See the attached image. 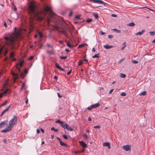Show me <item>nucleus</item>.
<instances>
[{
    "instance_id": "nucleus-23",
    "label": "nucleus",
    "mask_w": 155,
    "mask_h": 155,
    "mask_svg": "<svg viewBox=\"0 0 155 155\" xmlns=\"http://www.w3.org/2000/svg\"><path fill=\"white\" fill-rule=\"evenodd\" d=\"M63 121H61V120H56V121H55V123H58L59 124H60L61 125V124H62V123H63Z\"/></svg>"
},
{
    "instance_id": "nucleus-22",
    "label": "nucleus",
    "mask_w": 155,
    "mask_h": 155,
    "mask_svg": "<svg viewBox=\"0 0 155 155\" xmlns=\"http://www.w3.org/2000/svg\"><path fill=\"white\" fill-rule=\"evenodd\" d=\"M126 46V45L125 42H124L123 44V46L121 48V50H123Z\"/></svg>"
},
{
    "instance_id": "nucleus-33",
    "label": "nucleus",
    "mask_w": 155,
    "mask_h": 155,
    "mask_svg": "<svg viewBox=\"0 0 155 155\" xmlns=\"http://www.w3.org/2000/svg\"><path fill=\"white\" fill-rule=\"evenodd\" d=\"M51 130H54L55 132H57L58 131V129H55L54 127H52L51 128Z\"/></svg>"
},
{
    "instance_id": "nucleus-16",
    "label": "nucleus",
    "mask_w": 155,
    "mask_h": 155,
    "mask_svg": "<svg viewBox=\"0 0 155 155\" xmlns=\"http://www.w3.org/2000/svg\"><path fill=\"white\" fill-rule=\"evenodd\" d=\"M61 126L64 129H65L66 128V127H67V124L65 122L63 121Z\"/></svg>"
},
{
    "instance_id": "nucleus-19",
    "label": "nucleus",
    "mask_w": 155,
    "mask_h": 155,
    "mask_svg": "<svg viewBox=\"0 0 155 155\" xmlns=\"http://www.w3.org/2000/svg\"><path fill=\"white\" fill-rule=\"evenodd\" d=\"M11 91L9 89H6L5 90L4 93V94H8L11 92Z\"/></svg>"
},
{
    "instance_id": "nucleus-12",
    "label": "nucleus",
    "mask_w": 155,
    "mask_h": 155,
    "mask_svg": "<svg viewBox=\"0 0 155 155\" xmlns=\"http://www.w3.org/2000/svg\"><path fill=\"white\" fill-rule=\"evenodd\" d=\"M81 145L83 148H86L87 147V144L83 141H79Z\"/></svg>"
},
{
    "instance_id": "nucleus-3",
    "label": "nucleus",
    "mask_w": 155,
    "mask_h": 155,
    "mask_svg": "<svg viewBox=\"0 0 155 155\" xmlns=\"http://www.w3.org/2000/svg\"><path fill=\"white\" fill-rule=\"evenodd\" d=\"M5 39L7 41L8 44L13 46L15 39L14 37L12 36L10 37H5Z\"/></svg>"
},
{
    "instance_id": "nucleus-43",
    "label": "nucleus",
    "mask_w": 155,
    "mask_h": 155,
    "mask_svg": "<svg viewBox=\"0 0 155 155\" xmlns=\"http://www.w3.org/2000/svg\"><path fill=\"white\" fill-rule=\"evenodd\" d=\"M101 127L99 125H97L94 126V128H98L99 129Z\"/></svg>"
},
{
    "instance_id": "nucleus-58",
    "label": "nucleus",
    "mask_w": 155,
    "mask_h": 155,
    "mask_svg": "<svg viewBox=\"0 0 155 155\" xmlns=\"http://www.w3.org/2000/svg\"><path fill=\"white\" fill-rule=\"evenodd\" d=\"M72 14H73V12H71L69 14V16H71L72 15Z\"/></svg>"
},
{
    "instance_id": "nucleus-48",
    "label": "nucleus",
    "mask_w": 155,
    "mask_h": 155,
    "mask_svg": "<svg viewBox=\"0 0 155 155\" xmlns=\"http://www.w3.org/2000/svg\"><path fill=\"white\" fill-rule=\"evenodd\" d=\"M47 45L49 48H52V46L49 44H47Z\"/></svg>"
},
{
    "instance_id": "nucleus-4",
    "label": "nucleus",
    "mask_w": 155,
    "mask_h": 155,
    "mask_svg": "<svg viewBox=\"0 0 155 155\" xmlns=\"http://www.w3.org/2000/svg\"><path fill=\"white\" fill-rule=\"evenodd\" d=\"M43 10L45 12H52L51 7L46 4L44 6Z\"/></svg>"
},
{
    "instance_id": "nucleus-39",
    "label": "nucleus",
    "mask_w": 155,
    "mask_h": 155,
    "mask_svg": "<svg viewBox=\"0 0 155 155\" xmlns=\"http://www.w3.org/2000/svg\"><path fill=\"white\" fill-rule=\"evenodd\" d=\"M7 103V101H5L3 104H1V106H2L5 105Z\"/></svg>"
},
{
    "instance_id": "nucleus-7",
    "label": "nucleus",
    "mask_w": 155,
    "mask_h": 155,
    "mask_svg": "<svg viewBox=\"0 0 155 155\" xmlns=\"http://www.w3.org/2000/svg\"><path fill=\"white\" fill-rule=\"evenodd\" d=\"M123 149L126 151H128L130 150V146L129 145H127L125 146H122Z\"/></svg>"
},
{
    "instance_id": "nucleus-14",
    "label": "nucleus",
    "mask_w": 155,
    "mask_h": 155,
    "mask_svg": "<svg viewBox=\"0 0 155 155\" xmlns=\"http://www.w3.org/2000/svg\"><path fill=\"white\" fill-rule=\"evenodd\" d=\"M103 47L106 49H110L114 47L112 45H104Z\"/></svg>"
},
{
    "instance_id": "nucleus-5",
    "label": "nucleus",
    "mask_w": 155,
    "mask_h": 155,
    "mask_svg": "<svg viewBox=\"0 0 155 155\" xmlns=\"http://www.w3.org/2000/svg\"><path fill=\"white\" fill-rule=\"evenodd\" d=\"M99 106V103H98L96 104H92L90 106L88 107L87 109L88 110H92V108H95L98 107Z\"/></svg>"
},
{
    "instance_id": "nucleus-11",
    "label": "nucleus",
    "mask_w": 155,
    "mask_h": 155,
    "mask_svg": "<svg viewBox=\"0 0 155 155\" xmlns=\"http://www.w3.org/2000/svg\"><path fill=\"white\" fill-rule=\"evenodd\" d=\"M55 66L58 69H59L61 71H65L64 69L61 68L60 66V65H59V64L58 63H57V62L55 63Z\"/></svg>"
},
{
    "instance_id": "nucleus-54",
    "label": "nucleus",
    "mask_w": 155,
    "mask_h": 155,
    "mask_svg": "<svg viewBox=\"0 0 155 155\" xmlns=\"http://www.w3.org/2000/svg\"><path fill=\"white\" fill-rule=\"evenodd\" d=\"M71 70H70L67 73V74L69 75L71 73Z\"/></svg>"
},
{
    "instance_id": "nucleus-30",
    "label": "nucleus",
    "mask_w": 155,
    "mask_h": 155,
    "mask_svg": "<svg viewBox=\"0 0 155 155\" xmlns=\"http://www.w3.org/2000/svg\"><path fill=\"white\" fill-rule=\"evenodd\" d=\"M120 77H121L122 78H125L126 77V75L125 74H124L120 73Z\"/></svg>"
},
{
    "instance_id": "nucleus-47",
    "label": "nucleus",
    "mask_w": 155,
    "mask_h": 155,
    "mask_svg": "<svg viewBox=\"0 0 155 155\" xmlns=\"http://www.w3.org/2000/svg\"><path fill=\"white\" fill-rule=\"evenodd\" d=\"M33 56H31L28 58V60H31L33 58Z\"/></svg>"
},
{
    "instance_id": "nucleus-44",
    "label": "nucleus",
    "mask_w": 155,
    "mask_h": 155,
    "mask_svg": "<svg viewBox=\"0 0 155 155\" xmlns=\"http://www.w3.org/2000/svg\"><path fill=\"white\" fill-rule=\"evenodd\" d=\"M132 62L134 64H137L138 63V62L137 61L135 60H133L132 61Z\"/></svg>"
},
{
    "instance_id": "nucleus-64",
    "label": "nucleus",
    "mask_w": 155,
    "mask_h": 155,
    "mask_svg": "<svg viewBox=\"0 0 155 155\" xmlns=\"http://www.w3.org/2000/svg\"><path fill=\"white\" fill-rule=\"evenodd\" d=\"M40 130L38 129L37 130V133L38 134L40 133Z\"/></svg>"
},
{
    "instance_id": "nucleus-6",
    "label": "nucleus",
    "mask_w": 155,
    "mask_h": 155,
    "mask_svg": "<svg viewBox=\"0 0 155 155\" xmlns=\"http://www.w3.org/2000/svg\"><path fill=\"white\" fill-rule=\"evenodd\" d=\"M12 129L11 127L8 126L7 128H5L1 131L2 132L6 133Z\"/></svg>"
},
{
    "instance_id": "nucleus-56",
    "label": "nucleus",
    "mask_w": 155,
    "mask_h": 155,
    "mask_svg": "<svg viewBox=\"0 0 155 155\" xmlns=\"http://www.w3.org/2000/svg\"><path fill=\"white\" fill-rule=\"evenodd\" d=\"M4 25L5 27L6 28L7 27V24H6V22L5 21H4Z\"/></svg>"
},
{
    "instance_id": "nucleus-27",
    "label": "nucleus",
    "mask_w": 155,
    "mask_h": 155,
    "mask_svg": "<svg viewBox=\"0 0 155 155\" xmlns=\"http://www.w3.org/2000/svg\"><path fill=\"white\" fill-rule=\"evenodd\" d=\"M147 94V92L145 91H144L142 92L140 94V95L142 96V95H146Z\"/></svg>"
},
{
    "instance_id": "nucleus-45",
    "label": "nucleus",
    "mask_w": 155,
    "mask_h": 155,
    "mask_svg": "<svg viewBox=\"0 0 155 155\" xmlns=\"http://www.w3.org/2000/svg\"><path fill=\"white\" fill-rule=\"evenodd\" d=\"M14 54L13 52H11L10 54V57L11 58H12L14 56Z\"/></svg>"
},
{
    "instance_id": "nucleus-29",
    "label": "nucleus",
    "mask_w": 155,
    "mask_h": 155,
    "mask_svg": "<svg viewBox=\"0 0 155 155\" xmlns=\"http://www.w3.org/2000/svg\"><path fill=\"white\" fill-rule=\"evenodd\" d=\"M93 15L96 19H97L98 18V16L97 14L95 13L93 14Z\"/></svg>"
},
{
    "instance_id": "nucleus-42",
    "label": "nucleus",
    "mask_w": 155,
    "mask_h": 155,
    "mask_svg": "<svg viewBox=\"0 0 155 155\" xmlns=\"http://www.w3.org/2000/svg\"><path fill=\"white\" fill-rule=\"evenodd\" d=\"M47 52L48 54H53L52 51H47Z\"/></svg>"
},
{
    "instance_id": "nucleus-57",
    "label": "nucleus",
    "mask_w": 155,
    "mask_h": 155,
    "mask_svg": "<svg viewBox=\"0 0 155 155\" xmlns=\"http://www.w3.org/2000/svg\"><path fill=\"white\" fill-rule=\"evenodd\" d=\"M92 51L93 52H95V50L94 48H93Z\"/></svg>"
},
{
    "instance_id": "nucleus-1",
    "label": "nucleus",
    "mask_w": 155,
    "mask_h": 155,
    "mask_svg": "<svg viewBox=\"0 0 155 155\" xmlns=\"http://www.w3.org/2000/svg\"><path fill=\"white\" fill-rule=\"evenodd\" d=\"M28 12L30 17V21L31 23H33L35 19L37 18L39 20L41 21L43 19V17L39 15V12L35 9V3L33 2H31L28 6Z\"/></svg>"
},
{
    "instance_id": "nucleus-62",
    "label": "nucleus",
    "mask_w": 155,
    "mask_h": 155,
    "mask_svg": "<svg viewBox=\"0 0 155 155\" xmlns=\"http://www.w3.org/2000/svg\"><path fill=\"white\" fill-rule=\"evenodd\" d=\"M40 130H41V131L43 133H44V130L42 128H41Z\"/></svg>"
},
{
    "instance_id": "nucleus-32",
    "label": "nucleus",
    "mask_w": 155,
    "mask_h": 155,
    "mask_svg": "<svg viewBox=\"0 0 155 155\" xmlns=\"http://www.w3.org/2000/svg\"><path fill=\"white\" fill-rule=\"evenodd\" d=\"M92 19H88L87 20L86 22L87 23H90L92 22Z\"/></svg>"
},
{
    "instance_id": "nucleus-37",
    "label": "nucleus",
    "mask_w": 155,
    "mask_h": 155,
    "mask_svg": "<svg viewBox=\"0 0 155 155\" xmlns=\"http://www.w3.org/2000/svg\"><path fill=\"white\" fill-rule=\"evenodd\" d=\"M38 34L39 35V37L40 38H41L43 37L42 35L40 32H38Z\"/></svg>"
},
{
    "instance_id": "nucleus-55",
    "label": "nucleus",
    "mask_w": 155,
    "mask_h": 155,
    "mask_svg": "<svg viewBox=\"0 0 155 155\" xmlns=\"http://www.w3.org/2000/svg\"><path fill=\"white\" fill-rule=\"evenodd\" d=\"M114 91V89H111L109 91V94H111V93L113 91Z\"/></svg>"
},
{
    "instance_id": "nucleus-36",
    "label": "nucleus",
    "mask_w": 155,
    "mask_h": 155,
    "mask_svg": "<svg viewBox=\"0 0 155 155\" xmlns=\"http://www.w3.org/2000/svg\"><path fill=\"white\" fill-rule=\"evenodd\" d=\"M150 34L151 36H153L155 35V32L154 31H150Z\"/></svg>"
},
{
    "instance_id": "nucleus-15",
    "label": "nucleus",
    "mask_w": 155,
    "mask_h": 155,
    "mask_svg": "<svg viewBox=\"0 0 155 155\" xmlns=\"http://www.w3.org/2000/svg\"><path fill=\"white\" fill-rule=\"evenodd\" d=\"M145 31V30H143L141 31H139L137 32L135 34V35H142Z\"/></svg>"
},
{
    "instance_id": "nucleus-34",
    "label": "nucleus",
    "mask_w": 155,
    "mask_h": 155,
    "mask_svg": "<svg viewBox=\"0 0 155 155\" xmlns=\"http://www.w3.org/2000/svg\"><path fill=\"white\" fill-rule=\"evenodd\" d=\"M67 57V56H60V58L61 59H65Z\"/></svg>"
},
{
    "instance_id": "nucleus-25",
    "label": "nucleus",
    "mask_w": 155,
    "mask_h": 155,
    "mask_svg": "<svg viewBox=\"0 0 155 155\" xmlns=\"http://www.w3.org/2000/svg\"><path fill=\"white\" fill-rule=\"evenodd\" d=\"M110 143L109 142H104L103 144V145L104 146L107 147L110 144Z\"/></svg>"
},
{
    "instance_id": "nucleus-51",
    "label": "nucleus",
    "mask_w": 155,
    "mask_h": 155,
    "mask_svg": "<svg viewBox=\"0 0 155 155\" xmlns=\"http://www.w3.org/2000/svg\"><path fill=\"white\" fill-rule=\"evenodd\" d=\"M57 95H58V97H59V98H61V95L58 92L57 93Z\"/></svg>"
},
{
    "instance_id": "nucleus-35",
    "label": "nucleus",
    "mask_w": 155,
    "mask_h": 155,
    "mask_svg": "<svg viewBox=\"0 0 155 155\" xmlns=\"http://www.w3.org/2000/svg\"><path fill=\"white\" fill-rule=\"evenodd\" d=\"M83 137L86 139H88V137L87 135L85 134H84L83 135Z\"/></svg>"
},
{
    "instance_id": "nucleus-17",
    "label": "nucleus",
    "mask_w": 155,
    "mask_h": 155,
    "mask_svg": "<svg viewBox=\"0 0 155 155\" xmlns=\"http://www.w3.org/2000/svg\"><path fill=\"white\" fill-rule=\"evenodd\" d=\"M66 127V129H67L68 130H69L70 131H72L73 130V129L71 128V127H70V126H69L68 124L67 126V127Z\"/></svg>"
},
{
    "instance_id": "nucleus-20",
    "label": "nucleus",
    "mask_w": 155,
    "mask_h": 155,
    "mask_svg": "<svg viewBox=\"0 0 155 155\" xmlns=\"http://www.w3.org/2000/svg\"><path fill=\"white\" fill-rule=\"evenodd\" d=\"M135 25V24L134 22H131L127 24V25L130 27H133Z\"/></svg>"
},
{
    "instance_id": "nucleus-21",
    "label": "nucleus",
    "mask_w": 155,
    "mask_h": 155,
    "mask_svg": "<svg viewBox=\"0 0 155 155\" xmlns=\"http://www.w3.org/2000/svg\"><path fill=\"white\" fill-rule=\"evenodd\" d=\"M112 30L117 33H119L121 32V31L119 30H118L117 29H116V28H114L112 29Z\"/></svg>"
},
{
    "instance_id": "nucleus-52",
    "label": "nucleus",
    "mask_w": 155,
    "mask_h": 155,
    "mask_svg": "<svg viewBox=\"0 0 155 155\" xmlns=\"http://www.w3.org/2000/svg\"><path fill=\"white\" fill-rule=\"evenodd\" d=\"M113 36L112 35H109L108 36V37L109 38H113Z\"/></svg>"
},
{
    "instance_id": "nucleus-60",
    "label": "nucleus",
    "mask_w": 155,
    "mask_h": 155,
    "mask_svg": "<svg viewBox=\"0 0 155 155\" xmlns=\"http://www.w3.org/2000/svg\"><path fill=\"white\" fill-rule=\"evenodd\" d=\"M3 141L5 143H6L7 140L6 139H4L3 140Z\"/></svg>"
},
{
    "instance_id": "nucleus-2",
    "label": "nucleus",
    "mask_w": 155,
    "mask_h": 155,
    "mask_svg": "<svg viewBox=\"0 0 155 155\" xmlns=\"http://www.w3.org/2000/svg\"><path fill=\"white\" fill-rule=\"evenodd\" d=\"M18 117L15 115L9 121V126L12 128L13 126L15 125L17 123Z\"/></svg>"
},
{
    "instance_id": "nucleus-63",
    "label": "nucleus",
    "mask_w": 155,
    "mask_h": 155,
    "mask_svg": "<svg viewBox=\"0 0 155 155\" xmlns=\"http://www.w3.org/2000/svg\"><path fill=\"white\" fill-rule=\"evenodd\" d=\"M124 59H121V60H120L119 61V63H120L121 62L123 61L124 60Z\"/></svg>"
},
{
    "instance_id": "nucleus-31",
    "label": "nucleus",
    "mask_w": 155,
    "mask_h": 155,
    "mask_svg": "<svg viewBox=\"0 0 155 155\" xmlns=\"http://www.w3.org/2000/svg\"><path fill=\"white\" fill-rule=\"evenodd\" d=\"M99 57V54H96L92 56V58H98Z\"/></svg>"
},
{
    "instance_id": "nucleus-49",
    "label": "nucleus",
    "mask_w": 155,
    "mask_h": 155,
    "mask_svg": "<svg viewBox=\"0 0 155 155\" xmlns=\"http://www.w3.org/2000/svg\"><path fill=\"white\" fill-rule=\"evenodd\" d=\"M2 49L3 48L1 47V46L0 45V54L2 52Z\"/></svg>"
},
{
    "instance_id": "nucleus-24",
    "label": "nucleus",
    "mask_w": 155,
    "mask_h": 155,
    "mask_svg": "<svg viewBox=\"0 0 155 155\" xmlns=\"http://www.w3.org/2000/svg\"><path fill=\"white\" fill-rule=\"evenodd\" d=\"M60 145H61V146H66V147H67V144L66 143H64L63 142H62V141H61V142L60 143Z\"/></svg>"
},
{
    "instance_id": "nucleus-18",
    "label": "nucleus",
    "mask_w": 155,
    "mask_h": 155,
    "mask_svg": "<svg viewBox=\"0 0 155 155\" xmlns=\"http://www.w3.org/2000/svg\"><path fill=\"white\" fill-rule=\"evenodd\" d=\"M19 31L18 30V29L16 28H14V33L15 34L17 35L19 34Z\"/></svg>"
},
{
    "instance_id": "nucleus-40",
    "label": "nucleus",
    "mask_w": 155,
    "mask_h": 155,
    "mask_svg": "<svg viewBox=\"0 0 155 155\" xmlns=\"http://www.w3.org/2000/svg\"><path fill=\"white\" fill-rule=\"evenodd\" d=\"M63 137L66 140H67L68 139V137L66 135H63Z\"/></svg>"
},
{
    "instance_id": "nucleus-13",
    "label": "nucleus",
    "mask_w": 155,
    "mask_h": 155,
    "mask_svg": "<svg viewBox=\"0 0 155 155\" xmlns=\"http://www.w3.org/2000/svg\"><path fill=\"white\" fill-rule=\"evenodd\" d=\"M10 106H8L7 108L6 109L3 110L0 116H2L4 114H5L6 112L8 110H9V107H10Z\"/></svg>"
},
{
    "instance_id": "nucleus-50",
    "label": "nucleus",
    "mask_w": 155,
    "mask_h": 155,
    "mask_svg": "<svg viewBox=\"0 0 155 155\" xmlns=\"http://www.w3.org/2000/svg\"><path fill=\"white\" fill-rule=\"evenodd\" d=\"M100 32L102 35H104L105 34V32L101 31H100Z\"/></svg>"
},
{
    "instance_id": "nucleus-59",
    "label": "nucleus",
    "mask_w": 155,
    "mask_h": 155,
    "mask_svg": "<svg viewBox=\"0 0 155 155\" xmlns=\"http://www.w3.org/2000/svg\"><path fill=\"white\" fill-rule=\"evenodd\" d=\"M111 16H112L114 17H116L117 16L116 15L114 14H112L111 15Z\"/></svg>"
},
{
    "instance_id": "nucleus-61",
    "label": "nucleus",
    "mask_w": 155,
    "mask_h": 155,
    "mask_svg": "<svg viewBox=\"0 0 155 155\" xmlns=\"http://www.w3.org/2000/svg\"><path fill=\"white\" fill-rule=\"evenodd\" d=\"M12 74L14 76H17L18 75V74L17 73H12Z\"/></svg>"
},
{
    "instance_id": "nucleus-38",
    "label": "nucleus",
    "mask_w": 155,
    "mask_h": 155,
    "mask_svg": "<svg viewBox=\"0 0 155 155\" xmlns=\"http://www.w3.org/2000/svg\"><path fill=\"white\" fill-rule=\"evenodd\" d=\"M83 63V62L82 61H79L78 62V66H80Z\"/></svg>"
},
{
    "instance_id": "nucleus-8",
    "label": "nucleus",
    "mask_w": 155,
    "mask_h": 155,
    "mask_svg": "<svg viewBox=\"0 0 155 155\" xmlns=\"http://www.w3.org/2000/svg\"><path fill=\"white\" fill-rule=\"evenodd\" d=\"M90 1H93L94 3L103 4L104 2L101 0H90Z\"/></svg>"
},
{
    "instance_id": "nucleus-41",
    "label": "nucleus",
    "mask_w": 155,
    "mask_h": 155,
    "mask_svg": "<svg viewBox=\"0 0 155 155\" xmlns=\"http://www.w3.org/2000/svg\"><path fill=\"white\" fill-rule=\"evenodd\" d=\"M126 95V94L124 92H122L120 94V95L123 96H125Z\"/></svg>"
},
{
    "instance_id": "nucleus-10",
    "label": "nucleus",
    "mask_w": 155,
    "mask_h": 155,
    "mask_svg": "<svg viewBox=\"0 0 155 155\" xmlns=\"http://www.w3.org/2000/svg\"><path fill=\"white\" fill-rule=\"evenodd\" d=\"M23 61H20L19 64H17V66L16 67L17 69L19 71H20V68L18 67V66L19 65L20 67H21L23 65Z\"/></svg>"
},
{
    "instance_id": "nucleus-46",
    "label": "nucleus",
    "mask_w": 155,
    "mask_h": 155,
    "mask_svg": "<svg viewBox=\"0 0 155 155\" xmlns=\"http://www.w3.org/2000/svg\"><path fill=\"white\" fill-rule=\"evenodd\" d=\"M61 33L62 34H63L64 35H65L66 36H67V34L65 31H63L61 32Z\"/></svg>"
},
{
    "instance_id": "nucleus-26",
    "label": "nucleus",
    "mask_w": 155,
    "mask_h": 155,
    "mask_svg": "<svg viewBox=\"0 0 155 155\" xmlns=\"http://www.w3.org/2000/svg\"><path fill=\"white\" fill-rule=\"evenodd\" d=\"M66 45H67V46L70 48H72L73 47V46H72L70 44V43L69 42H68L66 43Z\"/></svg>"
},
{
    "instance_id": "nucleus-9",
    "label": "nucleus",
    "mask_w": 155,
    "mask_h": 155,
    "mask_svg": "<svg viewBox=\"0 0 155 155\" xmlns=\"http://www.w3.org/2000/svg\"><path fill=\"white\" fill-rule=\"evenodd\" d=\"M8 122V121H4L1 122L0 124V128L4 127H5V125Z\"/></svg>"
},
{
    "instance_id": "nucleus-53",
    "label": "nucleus",
    "mask_w": 155,
    "mask_h": 155,
    "mask_svg": "<svg viewBox=\"0 0 155 155\" xmlns=\"http://www.w3.org/2000/svg\"><path fill=\"white\" fill-rule=\"evenodd\" d=\"M57 139L58 140H59V143H60L62 141L61 139L59 137H57Z\"/></svg>"
},
{
    "instance_id": "nucleus-28",
    "label": "nucleus",
    "mask_w": 155,
    "mask_h": 155,
    "mask_svg": "<svg viewBox=\"0 0 155 155\" xmlns=\"http://www.w3.org/2000/svg\"><path fill=\"white\" fill-rule=\"evenodd\" d=\"M85 44H82L81 45H79L78 46V48H82V47H84V46H85Z\"/></svg>"
}]
</instances>
